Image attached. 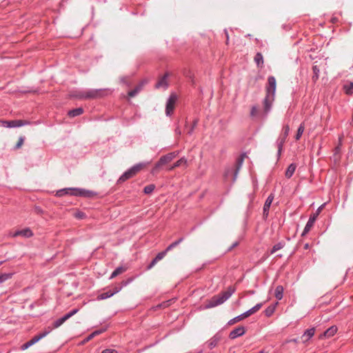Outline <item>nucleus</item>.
Here are the masks:
<instances>
[{
    "label": "nucleus",
    "instance_id": "52",
    "mask_svg": "<svg viewBox=\"0 0 353 353\" xmlns=\"http://www.w3.org/2000/svg\"><path fill=\"white\" fill-rule=\"evenodd\" d=\"M120 80H121V81L122 83H126V79H125V77H121Z\"/></svg>",
    "mask_w": 353,
    "mask_h": 353
},
{
    "label": "nucleus",
    "instance_id": "13",
    "mask_svg": "<svg viewBox=\"0 0 353 353\" xmlns=\"http://www.w3.org/2000/svg\"><path fill=\"white\" fill-rule=\"evenodd\" d=\"M74 193H77V188H65L57 190L55 195L58 197H61L64 195L75 196Z\"/></svg>",
    "mask_w": 353,
    "mask_h": 353
},
{
    "label": "nucleus",
    "instance_id": "29",
    "mask_svg": "<svg viewBox=\"0 0 353 353\" xmlns=\"http://www.w3.org/2000/svg\"><path fill=\"white\" fill-rule=\"evenodd\" d=\"M337 332L336 326H331L324 332V335L326 337H331L334 336Z\"/></svg>",
    "mask_w": 353,
    "mask_h": 353
},
{
    "label": "nucleus",
    "instance_id": "39",
    "mask_svg": "<svg viewBox=\"0 0 353 353\" xmlns=\"http://www.w3.org/2000/svg\"><path fill=\"white\" fill-rule=\"evenodd\" d=\"M290 132V126L288 125H285L283 127L282 132L280 136L287 139Z\"/></svg>",
    "mask_w": 353,
    "mask_h": 353
},
{
    "label": "nucleus",
    "instance_id": "50",
    "mask_svg": "<svg viewBox=\"0 0 353 353\" xmlns=\"http://www.w3.org/2000/svg\"><path fill=\"white\" fill-rule=\"evenodd\" d=\"M21 230H17L16 231L14 234H13V236L14 237H16V236H21Z\"/></svg>",
    "mask_w": 353,
    "mask_h": 353
},
{
    "label": "nucleus",
    "instance_id": "47",
    "mask_svg": "<svg viewBox=\"0 0 353 353\" xmlns=\"http://www.w3.org/2000/svg\"><path fill=\"white\" fill-rule=\"evenodd\" d=\"M158 261L154 258L152 261L150 262V263L148 265L147 267V269L148 270H150L152 269L155 265L156 263H157Z\"/></svg>",
    "mask_w": 353,
    "mask_h": 353
},
{
    "label": "nucleus",
    "instance_id": "56",
    "mask_svg": "<svg viewBox=\"0 0 353 353\" xmlns=\"http://www.w3.org/2000/svg\"><path fill=\"white\" fill-rule=\"evenodd\" d=\"M309 248V245L308 243H306L305 245H304V248L305 249H307Z\"/></svg>",
    "mask_w": 353,
    "mask_h": 353
},
{
    "label": "nucleus",
    "instance_id": "34",
    "mask_svg": "<svg viewBox=\"0 0 353 353\" xmlns=\"http://www.w3.org/2000/svg\"><path fill=\"white\" fill-rule=\"evenodd\" d=\"M304 130H305L304 123H302L300 124V125L299 126V128L297 129L296 134L295 136L296 140L300 139V138L301 137V136L304 132Z\"/></svg>",
    "mask_w": 353,
    "mask_h": 353
},
{
    "label": "nucleus",
    "instance_id": "5",
    "mask_svg": "<svg viewBox=\"0 0 353 353\" xmlns=\"http://www.w3.org/2000/svg\"><path fill=\"white\" fill-rule=\"evenodd\" d=\"M262 306H263V303H257L254 307H252L250 310H247L246 312H243V314H240V315H239V316H237L230 319L228 321V325H233V324L236 323V322H239V321H241L244 318L250 316L252 314H254V313L256 312L258 310H259L261 308Z\"/></svg>",
    "mask_w": 353,
    "mask_h": 353
},
{
    "label": "nucleus",
    "instance_id": "20",
    "mask_svg": "<svg viewBox=\"0 0 353 353\" xmlns=\"http://www.w3.org/2000/svg\"><path fill=\"white\" fill-rule=\"evenodd\" d=\"M107 330V327H102L99 330H97L95 331H94L92 334H90V335H88L85 339H84V342H88L90 340H91L93 337H94L95 336L97 335H99V334H101L103 332H105V331Z\"/></svg>",
    "mask_w": 353,
    "mask_h": 353
},
{
    "label": "nucleus",
    "instance_id": "40",
    "mask_svg": "<svg viewBox=\"0 0 353 353\" xmlns=\"http://www.w3.org/2000/svg\"><path fill=\"white\" fill-rule=\"evenodd\" d=\"M141 90V85L137 86L134 89L130 90L128 92V95L130 97H134L140 92Z\"/></svg>",
    "mask_w": 353,
    "mask_h": 353
},
{
    "label": "nucleus",
    "instance_id": "37",
    "mask_svg": "<svg viewBox=\"0 0 353 353\" xmlns=\"http://www.w3.org/2000/svg\"><path fill=\"white\" fill-rule=\"evenodd\" d=\"M344 90L347 94H352L353 93V82L344 85Z\"/></svg>",
    "mask_w": 353,
    "mask_h": 353
},
{
    "label": "nucleus",
    "instance_id": "45",
    "mask_svg": "<svg viewBox=\"0 0 353 353\" xmlns=\"http://www.w3.org/2000/svg\"><path fill=\"white\" fill-rule=\"evenodd\" d=\"M79 310L77 308H74L70 311L69 312L66 313L65 315L69 319L70 317H72L73 315L77 314Z\"/></svg>",
    "mask_w": 353,
    "mask_h": 353
},
{
    "label": "nucleus",
    "instance_id": "23",
    "mask_svg": "<svg viewBox=\"0 0 353 353\" xmlns=\"http://www.w3.org/2000/svg\"><path fill=\"white\" fill-rule=\"evenodd\" d=\"M296 165L294 163H291L287 168L286 171H285V177L288 178V179H290L292 176V175L294 174L295 170H296Z\"/></svg>",
    "mask_w": 353,
    "mask_h": 353
},
{
    "label": "nucleus",
    "instance_id": "14",
    "mask_svg": "<svg viewBox=\"0 0 353 353\" xmlns=\"http://www.w3.org/2000/svg\"><path fill=\"white\" fill-rule=\"evenodd\" d=\"M274 199V195L272 194H270L267 198L263 208V215L265 219H266L268 216L270 208Z\"/></svg>",
    "mask_w": 353,
    "mask_h": 353
},
{
    "label": "nucleus",
    "instance_id": "7",
    "mask_svg": "<svg viewBox=\"0 0 353 353\" xmlns=\"http://www.w3.org/2000/svg\"><path fill=\"white\" fill-rule=\"evenodd\" d=\"M108 94L106 89H88L86 90V99H96L105 97Z\"/></svg>",
    "mask_w": 353,
    "mask_h": 353
},
{
    "label": "nucleus",
    "instance_id": "46",
    "mask_svg": "<svg viewBox=\"0 0 353 353\" xmlns=\"http://www.w3.org/2000/svg\"><path fill=\"white\" fill-rule=\"evenodd\" d=\"M257 112H258L257 107L256 105L252 106L251 108V111H250L251 116L252 117L256 116V114H257Z\"/></svg>",
    "mask_w": 353,
    "mask_h": 353
},
{
    "label": "nucleus",
    "instance_id": "44",
    "mask_svg": "<svg viewBox=\"0 0 353 353\" xmlns=\"http://www.w3.org/2000/svg\"><path fill=\"white\" fill-rule=\"evenodd\" d=\"M198 119H194V121H193V123L191 126V128L189 129V130L188 131V134L191 135L194 130V128H196V126L198 124Z\"/></svg>",
    "mask_w": 353,
    "mask_h": 353
},
{
    "label": "nucleus",
    "instance_id": "30",
    "mask_svg": "<svg viewBox=\"0 0 353 353\" xmlns=\"http://www.w3.org/2000/svg\"><path fill=\"white\" fill-rule=\"evenodd\" d=\"M126 270L125 268H123L122 266H119L111 274L110 279H112L117 276L119 275L120 274L124 272Z\"/></svg>",
    "mask_w": 353,
    "mask_h": 353
},
{
    "label": "nucleus",
    "instance_id": "22",
    "mask_svg": "<svg viewBox=\"0 0 353 353\" xmlns=\"http://www.w3.org/2000/svg\"><path fill=\"white\" fill-rule=\"evenodd\" d=\"M72 97L79 100H87L86 99V90H77L74 92Z\"/></svg>",
    "mask_w": 353,
    "mask_h": 353
},
{
    "label": "nucleus",
    "instance_id": "42",
    "mask_svg": "<svg viewBox=\"0 0 353 353\" xmlns=\"http://www.w3.org/2000/svg\"><path fill=\"white\" fill-rule=\"evenodd\" d=\"M167 254V252L165 250L164 251H162L161 252H159L157 256L154 257V259L157 261H161V259H163L165 256Z\"/></svg>",
    "mask_w": 353,
    "mask_h": 353
},
{
    "label": "nucleus",
    "instance_id": "51",
    "mask_svg": "<svg viewBox=\"0 0 353 353\" xmlns=\"http://www.w3.org/2000/svg\"><path fill=\"white\" fill-rule=\"evenodd\" d=\"M175 133H176V134H178V135H181V130H180L179 128H176V130H175Z\"/></svg>",
    "mask_w": 353,
    "mask_h": 353
},
{
    "label": "nucleus",
    "instance_id": "31",
    "mask_svg": "<svg viewBox=\"0 0 353 353\" xmlns=\"http://www.w3.org/2000/svg\"><path fill=\"white\" fill-rule=\"evenodd\" d=\"M313 76L312 80L314 82H316L319 78L320 69L318 65H314L312 66Z\"/></svg>",
    "mask_w": 353,
    "mask_h": 353
},
{
    "label": "nucleus",
    "instance_id": "41",
    "mask_svg": "<svg viewBox=\"0 0 353 353\" xmlns=\"http://www.w3.org/2000/svg\"><path fill=\"white\" fill-rule=\"evenodd\" d=\"M155 188V185L154 184H150L144 188L143 192L146 194H149L152 193Z\"/></svg>",
    "mask_w": 353,
    "mask_h": 353
},
{
    "label": "nucleus",
    "instance_id": "9",
    "mask_svg": "<svg viewBox=\"0 0 353 353\" xmlns=\"http://www.w3.org/2000/svg\"><path fill=\"white\" fill-rule=\"evenodd\" d=\"M51 330L44 331L43 332L39 333V334L33 336L30 341H27L26 343H23L21 346V350H26L28 348H29L30 346L33 345L36 343H37L39 341L46 336L50 332Z\"/></svg>",
    "mask_w": 353,
    "mask_h": 353
},
{
    "label": "nucleus",
    "instance_id": "11",
    "mask_svg": "<svg viewBox=\"0 0 353 353\" xmlns=\"http://www.w3.org/2000/svg\"><path fill=\"white\" fill-rule=\"evenodd\" d=\"M246 329L244 326H239L232 330L229 334L230 339H235L239 336H241L245 334Z\"/></svg>",
    "mask_w": 353,
    "mask_h": 353
},
{
    "label": "nucleus",
    "instance_id": "24",
    "mask_svg": "<svg viewBox=\"0 0 353 353\" xmlns=\"http://www.w3.org/2000/svg\"><path fill=\"white\" fill-rule=\"evenodd\" d=\"M254 61L255 63L256 64L258 68H262L263 65V54L261 52H257L255 54V57L254 58Z\"/></svg>",
    "mask_w": 353,
    "mask_h": 353
},
{
    "label": "nucleus",
    "instance_id": "38",
    "mask_svg": "<svg viewBox=\"0 0 353 353\" xmlns=\"http://www.w3.org/2000/svg\"><path fill=\"white\" fill-rule=\"evenodd\" d=\"M12 276V273H4L0 275V283L5 282L6 281L11 279Z\"/></svg>",
    "mask_w": 353,
    "mask_h": 353
},
{
    "label": "nucleus",
    "instance_id": "36",
    "mask_svg": "<svg viewBox=\"0 0 353 353\" xmlns=\"http://www.w3.org/2000/svg\"><path fill=\"white\" fill-rule=\"evenodd\" d=\"M21 236L26 238H29L33 236V232L29 228H26L23 230H21Z\"/></svg>",
    "mask_w": 353,
    "mask_h": 353
},
{
    "label": "nucleus",
    "instance_id": "49",
    "mask_svg": "<svg viewBox=\"0 0 353 353\" xmlns=\"http://www.w3.org/2000/svg\"><path fill=\"white\" fill-rule=\"evenodd\" d=\"M101 353H118V352L114 349H105Z\"/></svg>",
    "mask_w": 353,
    "mask_h": 353
},
{
    "label": "nucleus",
    "instance_id": "16",
    "mask_svg": "<svg viewBox=\"0 0 353 353\" xmlns=\"http://www.w3.org/2000/svg\"><path fill=\"white\" fill-rule=\"evenodd\" d=\"M243 159H244V154H242L236 160V168H235V170L234 171V173H233L234 174L233 182H234L236 180L239 172L240 169L242 167V165H243Z\"/></svg>",
    "mask_w": 353,
    "mask_h": 353
},
{
    "label": "nucleus",
    "instance_id": "12",
    "mask_svg": "<svg viewBox=\"0 0 353 353\" xmlns=\"http://www.w3.org/2000/svg\"><path fill=\"white\" fill-rule=\"evenodd\" d=\"M75 196H83L86 198H92L93 196L97 195V193L88 190L83 188H77V193H74Z\"/></svg>",
    "mask_w": 353,
    "mask_h": 353
},
{
    "label": "nucleus",
    "instance_id": "53",
    "mask_svg": "<svg viewBox=\"0 0 353 353\" xmlns=\"http://www.w3.org/2000/svg\"><path fill=\"white\" fill-rule=\"evenodd\" d=\"M132 281V279H129L128 281L124 282L123 285H127L128 283H130Z\"/></svg>",
    "mask_w": 353,
    "mask_h": 353
},
{
    "label": "nucleus",
    "instance_id": "1",
    "mask_svg": "<svg viewBox=\"0 0 353 353\" xmlns=\"http://www.w3.org/2000/svg\"><path fill=\"white\" fill-rule=\"evenodd\" d=\"M268 85L265 88L266 95L263 101V111L268 115L271 111L272 103L274 101L276 88V81L274 77L270 76L268 78Z\"/></svg>",
    "mask_w": 353,
    "mask_h": 353
},
{
    "label": "nucleus",
    "instance_id": "3",
    "mask_svg": "<svg viewBox=\"0 0 353 353\" xmlns=\"http://www.w3.org/2000/svg\"><path fill=\"white\" fill-rule=\"evenodd\" d=\"M145 165L143 163H139L133 166H132L130 168H129L128 170H126L117 180V183H122L125 182V181L132 178L134 176H135Z\"/></svg>",
    "mask_w": 353,
    "mask_h": 353
},
{
    "label": "nucleus",
    "instance_id": "19",
    "mask_svg": "<svg viewBox=\"0 0 353 353\" xmlns=\"http://www.w3.org/2000/svg\"><path fill=\"white\" fill-rule=\"evenodd\" d=\"M314 333L315 329L314 327L306 330L302 336L303 341L304 342L307 341L314 335Z\"/></svg>",
    "mask_w": 353,
    "mask_h": 353
},
{
    "label": "nucleus",
    "instance_id": "27",
    "mask_svg": "<svg viewBox=\"0 0 353 353\" xmlns=\"http://www.w3.org/2000/svg\"><path fill=\"white\" fill-rule=\"evenodd\" d=\"M277 304L278 303H275L274 304L268 306L264 311L265 315L268 317L271 316L274 314Z\"/></svg>",
    "mask_w": 353,
    "mask_h": 353
},
{
    "label": "nucleus",
    "instance_id": "48",
    "mask_svg": "<svg viewBox=\"0 0 353 353\" xmlns=\"http://www.w3.org/2000/svg\"><path fill=\"white\" fill-rule=\"evenodd\" d=\"M239 245V241H235L234 242L227 250L228 252H230L231 250H232V249H234V248H236V246H238Z\"/></svg>",
    "mask_w": 353,
    "mask_h": 353
},
{
    "label": "nucleus",
    "instance_id": "6",
    "mask_svg": "<svg viewBox=\"0 0 353 353\" xmlns=\"http://www.w3.org/2000/svg\"><path fill=\"white\" fill-rule=\"evenodd\" d=\"M31 123L27 120H10V121H5L0 120V125L5 128H19L21 126L30 125Z\"/></svg>",
    "mask_w": 353,
    "mask_h": 353
},
{
    "label": "nucleus",
    "instance_id": "21",
    "mask_svg": "<svg viewBox=\"0 0 353 353\" xmlns=\"http://www.w3.org/2000/svg\"><path fill=\"white\" fill-rule=\"evenodd\" d=\"M221 339V336L219 334H215L213 337H212L208 341V347L210 349H213L215 347L219 341Z\"/></svg>",
    "mask_w": 353,
    "mask_h": 353
},
{
    "label": "nucleus",
    "instance_id": "25",
    "mask_svg": "<svg viewBox=\"0 0 353 353\" xmlns=\"http://www.w3.org/2000/svg\"><path fill=\"white\" fill-rule=\"evenodd\" d=\"M83 113V109L82 108H77L73 110H71L68 112V115L70 117H75L79 116Z\"/></svg>",
    "mask_w": 353,
    "mask_h": 353
},
{
    "label": "nucleus",
    "instance_id": "10",
    "mask_svg": "<svg viewBox=\"0 0 353 353\" xmlns=\"http://www.w3.org/2000/svg\"><path fill=\"white\" fill-rule=\"evenodd\" d=\"M177 99V95L174 92L171 93L170 95L169 96L165 105L166 116L170 117L172 115Z\"/></svg>",
    "mask_w": 353,
    "mask_h": 353
},
{
    "label": "nucleus",
    "instance_id": "18",
    "mask_svg": "<svg viewBox=\"0 0 353 353\" xmlns=\"http://www.w3.org/2000/svg\"><path fill=\"white\" fill-rule=\"evenodd\" d=\"M286 139L285 138L281 137V136H279L276 141V145L277 147V149H278V151H277V158L278 159L280 158L281 157V152H282V150H283V146L284 145V143H285L286 141Z\"/></svg>",
    "mask_w": 353,
    "mask_h": 353
},
{
    "label": "nucleus",
    "instance_id": "8",
    "mask_svg": "<svg viewBox=\"0 0 353 353\" xmlns=\"http://www.w3.org/2000/svg\"><path fill=\"white\" fill-rule=\"evenodd\" d=\"M325 204H323L321 205V206H319L316 212L314 214H313L312 215H311L304 228V230L301 234V236H305L312 228V227L313 226L317 216H319V213L321 212V210H323V207H324Z\"/></svg>",
    "mask_w": 353,
    "mask_h": 353
},
{
    "label": "nucleus",
    "instance_id": "2",
    "mask_svg": "<svg viewBox=\"0 0 353 353\" xmlns=\"http://www.w3.org/2000/svg\"><path fill=\"white\" fill-rule=\"evenodd\" d=\"M235 288L230 286L227 290L221 294L212 296L205 305V308H212L223 304L235 292Z\"/></svg>",
    "mask_w": 353,
    "mask_h": 353
},
{
    "label": "nucleus",
    "instance_id": "57",
    "mask_svg": "<svg viewBox=\"0 0 353 353\" xmlns=\"http://www.w3.org/2000/svg\"><path fill=\"white\" fill-rule=\"evenodd\" d=\"M2 263H3V262H2V261H1V262H0V265H1V264H2Z\"/></svg>",
    "mask_w": 353,
    "mask_h": 353
},
{
    "label": "nucleus",
    "instance_id": "33",
    "mask_svg": "<svg viewBox=\"0 0 353 353\" xmlns=\"http://www.w3.org/2000/svg\"><path fill=\"white\" fill-rule=\"evenodd\" d=\"M284 246L285 243L283 241H280L272 247L270 253L272 254L275 253L276 251L281 250Z\"/></svg>",
    "mask_w": 353,
    "mask_h": 353
},
{
    "label": "nucleus",
    "instance_id": "4",
    "mask_svg": "<svg viewBox=\"0 0 353 353\" xmlns=\"http://www.w3.org/2000/svg\"><path fill=\"white\" fill-rule=\"evenodd\" d=\"M179 152H172L160 157L159 160L156 163L152 168V173L157 172L158 170L163 165L172 161L177 155Z\"/></svg>",
    "mask_w": 353,
    "mask_h": 353
},
{
    "label": "nucleus",
    "instance_id": "35",
    "mask_svg": "<svg viewBox=\"0 0 353 353\" xmlns=\"http://www.w3.org/2000/svg\"><path fill=\"white\" fill-rule=\"evenodd\" d=\"M183 241V237L180 238L179 239L174 241L170 245H169L165 250L168 252V251L171 250L172 249H173L174 248L177 246Z\"/></svg>",
    "mask_w": 353,
    "mask_h": 353
},
{
    "label": "nucleus",
    "instance_id": "43",
    "mask_svg": "<svg viewBox=\"0 0 353 353\" xmlns=\"http://www.w3.org/2000/svg\"><path fill=\"white\" fill-rule=\"evenodd\" d=\"M24 140H25V137L23 136H21L19 138V141H18L17 143L14 146V149H16V150L19 149L21 147V145L23 144Z\"/></svg>",
    "mask_w": 353,
    "mask_h": 353
},
{
    "label": "nucleus",
    "instance_id": "26",
    "mask_svg": "<svg viewBox=\"0 0 353 353\" xmlns=\"http://www.w3.org/2000/svg\"><path fill=\"white\" fill-rule=\"evenodd\" d=\"M283 290L282 285H277L276 287L274 296L278 301H281L283 299Z\"/></svg>",
    "mask_w": 353,
    "mask_h": 353
},
{
    "label": "nucleus",
    "instance_id": "32",
    "mask_svg": "<svg viewBox=\"0 0 353 353\" xmlns=\"http://www.w3.org/2000/svg\"><path fill=\"white\" fill-rule=\"evenodd\" d=\"M68 320V318L65 316V315L64 314L62 317L57 319L54 323H53V327L54 328H57L59 327V326H61L65 321H66Z\"/></svg>",
    "mask_w": 353,
    "mask_h": 353
},
{
    "label": "nucleus",
    "instance_id": "15",
    "mask_svg": "<svg viewBox=\"0 0 353 353\" xmlns=\"http://www.w3.org/2000/svg\"><path fill=\"white\" fill-rule=\"evenodd\" d=\"M169 76V74L168 72L165 73V74L157 81V83L155 85L156 88H163L167 89L168 88V83L167 81V79Z\"/></svg>",
    "mask_w": 353,
    "mask_h": 353
},
{
    "label": "nucleus",
    "instance_id": "55",
    "mask_svg": "<svg viewBox=\"0 0 353 353\" xmlns=\"http://www.w3.org/2000/svg\"><path fill=\"white\" fill-rule=\"evenodd\" d=\"M225 34H226V37H227V41L229 40V35H228V33L227 31H225Z\"/></svg>",
    "mask_w": 353,
    "mask_h": 353
},
{
    "label": "nucleus",
    "instance_id": "54",
    "mask_svg": "<svg viewBox=\"0 0 353 353\" xmlns=\"http://www.w3.org/2000/svg\"><path fill=\"white\" fill-rule=\"evenodd\" d=\"M230 173V171L228 170L225 172V176H228L229 174Z\"/></svg>",
    "mask_w": 353,
    "mask_h": 353
},
{
    "label": "nucleus",
    "instance_id": "28",
    "mask_svg": "<svg viewBox=\"0 0 353 353\" xmlns=\"http://www.w3.org/2000/svg\"><path fill=\"white\" fill-rule=\"evenodd\" d=\"M187 163V159L185 158V157H182L179 160H178L177 161H176L172 166H170L168 170V171H172L173 170L174 168H177V167H179L180 165H181L182 164H185Z\"/></svg>",
    "mask_w": 353,
    "mask_h": 353
},
{
    "label": "nucleus",
    "instance_id": "17",
    "mask_svg": "<svg viewBox=\"0 0 353 353\" xmlns=\"http://www.w3.org/2000/svg\"><path fill=\"white\" fill-rule=\"evenodd\" d=\"M121 290V288H115L114 291H108L106 292L101 293L97 296L98 300H104L112 297L114 294L119 292Z\"/></svg>",
    "mask_w": 353,
    "mask_h": 353
}]
</instances>
